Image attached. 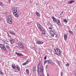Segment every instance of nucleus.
Here are the masks:
<instances>
[{
  "label": "nucleus",
  "instance_id": "44",
  "mask_svg": "<svg viewBox=\"0 0 76 76\" xmlns=\"http://www.w3.org/2000/svg\"><path fill=\"white\" fill-rule=\"evenodd\" d=\"M40 76H43V75H40Z\"/></svg>",
  "mask_w": 76,
  "mask_h": 76
},
{
  "label": "nucleus",
  "instance_id": "49",
  "mask_svg": "<svg viewBox=\"0 0 76 76\" xmlns=\"http://www.w3.org/2000/svg\"><path fill=\"white\" fill-rule=\"evenodd\" d=\"M53 53H54V52H53Z\"/></svg>",
  "mask_w": 76,
  "mask_h": 76
},
{
  "label": "nucleus",
  "instance_id": "26",
  "mask_svg": "<svg viewBox=\"0 0 76 76\" xmlns=\"http://www.w3.org/2000/svg\"><path fill=\"white\" fill-rule=\"evenodd\" d=\"M49 29H53V27L52 26H51L49 28Z\"/></svg>",
  "mask_w": 76,
  "mask_h": 76
},
{
  "label": "nucleus",
  "instance_id": "21",
  "mask_svg": "<svg viewBox=\"0 0 76 76\" xmlns=\"http://www.w3.org/2000/svg\"><path fill=\"white\" fill-rule=\"evenodd\" d=\"M52 62V61L51 60H48V64H51V62Z\"/></svg>",
  "mask_w": 76,
  "mask_h": 76
},
{
  "label": "nucleus",
  "instance_id": "34",
  "mask_svg": "<svg viewBox=\"0 0 76 76\" xmlns=\"http://www.w3.org/2000/svg\"><path fill=\"white\" fill-rule=\"evenodd\" d=\"M44 60H45L47 59V56H45L44 58Z\"/></svg>",
  "mask_w": 76,
  "mask_h": 76
},
{
  "label": "nucleus",
  "instance_id": "19",
  "mask_svg": "<svg viewBox=\"0 0 76 76\" xmlns=\"http://www.w3.org/2000/svg\"><path fill=\"white\" fill-rule=\"evenodd\" d=\"M12 67L13 69H16V66L15 64L12 65Z\"/></svg>",
  "mask_w": 76,
  "mask_h": 76
},
{
  "label": "nucleus",
  "instance_id": "17",
  "mask_svg": "<svg viewBox=\"0 0 76 76\" xmlns=\"http://www.w3.org/2000/svg\"><path fill=\"white\" fill-rule=\"evenodd\" d=\"M52 18L53 19V21L55 22H56V19L54 17H52Z\"/></svg>",
  "mask_w": 76,
  "mask_h": 76
},
{
  "label": "nucleus",
  "instance_id": "20",
  "mask_svg": "<svg viewBox=\"0 0 76 76\" xmlns=\"http://www.w3.org/2000/svg\"><path fill=\"white\" fill-rule=\"evenodd\" d=\"M5 47L6 48H7V49H8V50H9V49H10V47H9V46L7 45H6Z\"/></svg>",
  "mask_w": 76,
  "mask_h": 76
},
{
  "label": "nucleus",
  "instance_id": "1",
  "mask_svg": "<svg viewBox=\"0 0 76 76\" xmlns=\"http://www.w3.org/2000/svg\"><path fill=\"white\" fill-rule=\"evenodd\" d=\"M50 31V35H51V36L52 37H54L55 35H58V34L57 33V31L56 30H52Z\"/></svg>",
  "mask_w": 76,
  "mask_h": 76
},
{
  "label": "nucleus",
  "instance_id": "39",
  "mask_svg": "<svg viewBox=\"0 0 76 76\" xmlns=\"http://www.w3.org/2000/svg\"><path fill=\"white\" fill-rule=\"evenodd\" d=\"M63 12H62L60 14V15H63Z\"/></svg>",
  "mask_w": 76,
  "mask_h": 76
},
{
  "label": "nucleus",
  "instance_id": "32",
  "mask_svg": "<svg viewBox=\"0 0 76 76\" xmlns=\"http://www.w3.org/2000/svg\"><path fill=\"white\" fill-rule=\"evenodd\" d=\"M50 64H51L52 65H54L55 63H54V62H52H52H51V63Z\"/></svg>",
  "mask_w": 76,
  "mask_h": 76
},
{
  "label": "nucleus",
  "instance_id": "18",
  "mask_svg": "<svg viewBox=\"0 0 76 76\" xmlns=\"http://www.w3.org/2000/svg\"><path fill=\"white\" fill-rule=\"evenodd\" d=\"M10 35H15V33H14L12 31H10Z\"/></svg>",
  "mask_w": 76,
  "mask_h": 76
},
{
  "label": "nucleus",
  "instance_id": "3",
  "mask_svg": "<svg viewBox=\"0 0 76 76\" xmlns=\"http://www.w3.org/2000/svg\"><path fill=\"white\" fill-rule=\"evenodd\" d=\"M37 72L39 74H41V73H43V67L42 66H41L40 68H38Z\"/></svg>",
  "mask_w": 76,
  "mask_h": 76
},
{
  "label": "nucleus",
  "instance_id": "2",
  "mask_svg": "<svg viewBox=\"0 0 76 76\" xmlns=\"http://www.w3.org/2000/svg\"><path fill=\"white\" fill-rule=\"evenodd\" d=\"M12 16L9 15L8 16V19L7 20V23L10 24L12 23Z\"/></svg>",
  "mask_w": 76,
  "mask_h": 76
},
{
  "label": "nucleus",
  "instance_id": "31",
  "mask_svg": "<svg viewBox=\"0 0 76 76\" xmlns=\"http://www.w3.org/2000/svg\"><path fill=\"white\" fill-rule=\"evenodd\" d=\"M43 34H44V35L46 34V32L44 31V30L43 31Z\"/></svg>",
  "mask_w": 76,
  "mask_h": 76
},
{
  "label": "nucleus",
  "instance_id": "45",
  "mask_svg": "<svg viewBox=\"0 0 76 76\" xmlns=\"http://www.w3.org/2000/svg\"><path fill=\"white\" fill-rule=\"evenodd\" d=\"M1 72V70H0V74Z\"/></svg>",
  "mask_w": 76,
  "mask_h": 76
},
{
  "label": "nucleus",
  "instance_id": "24",
  "mask_svg": "<svg viewBox=\"0 0 76 76\" xmlns=\"http://www.w3.org/2000/svg\"><path fill=\"white\" fill-rule=\"evenodd\" d=\"M26 73L27 74H28V75H29V71H28V69H26Z\"/></svg>",
  "mask_w": 76,
  "mask_h": 76
},
{
  "label": "nucleus",
  "instance_id": "14",
  "mask_svg": "<svg viewBox=\"0 0 76 76\" xmlns=\"http://www.w3.org/2000/svg\"><path fill=\"white\" fill-rule=\"evenodd\" d=\"M11 41V44H14V42H15V40H14V39H10Z\"/></svg>",
  "mask_w": 76,
  "mask_h": 76
},
{
  "label": "nucleus",
  "instance_id": "27",
  "mask_svg": "<svg viewBox=\"0 0 76 76\" xmlns=\"http://www.w3.org/2000/svg\"><path fill=\"white\" fill-rule=\"evenodd\" d=\"M8 42H7V41H5L4 42V43L5 44H5H7H7H8V43H7Z\"/></svg>",
  "mask_w": 76,
  "mask_h": 76
},
{
  "label": "nucleus",
  "instance_id": "9",
  "mask_svg": "<svg viewBox=\"0 0 76 76\" xmlns=\"http://www.w3.org/2000/svg\"><path fill=\"white\" fill-rule=\"evenodd\" d=\"M37 44L41 45L43 44V42L39 40L36 42Z\"/></svg>",
  "mask_w": 76,
  "mask_h": 76
},
{
  "label": "nucleus",
  "instance_id": "15",
  "mask_svg": "<svg viewBox=\"0 0 76 76\" xmlns=\"http://www.w3.org/2000/svg\"><path fill=\"white\" fill-rule=\"evenodd\" d=\"M13 15H14V16H15L16 17V18H18V15L17 13H16V12L14 13V14H13Z\"/></svg>",
  "mask_w": 76,
  "mask_h": 76
},
{
  "label": "nucleus",
  "instance_id": "29",
  "mask_svg": "<svg viewBox=\"0 0 76 76\" xmlns=\"http://www.w3.org/2000/svg\"><path fill=\"white\" fill-rule=\"evenodd\" d=\"M47 62H48V60H45L44 62V63H47Z\"/></svg>",
  "mask_w": 76,
  "mask_h": 76
},
{
  "label": "nucleus",
  "instance_id": "36",
  "mask_svg": "<svg viewBox=\"0 0 76 76\" xmlns=\"http://www.w3.org/2000/svg\"><path fill=\"white\" fill-rule=\"evenodd\" d=\"M29 61H28V60H27L26 62V63L27 64V63H29Z\"/></svg>",
  "mask_w": 76,
  "mask_h": 76
},
{
  "label": "nucleus",
  "instance_id": "46",
  "mask_svg": "<svg viewBox=\"0 0 76 76\" xmlns=\"http://www.w3.org/2000/svg\"><path fill=\"white\" fill-rule=\"evenodd\" d=\"M47 76H49V75H48V74H47Z\"/></svg>",
  "mask_w": 76,
  "mask_h": 76
},
{
  "label": "nucleus",
  "instance_id": "33",
  "mask_svg": "<svg viewBox=\"0 0 76 76\" xmlns=\"http://www.w3.org/2000/svg\"><path fill=\"white\" fill-rule=\"evenodd\" d=\"M0 5L1 6H3V3H2V2H0Z\"/></svg>",
  "mask_w": 76,
  "mask_h": 76
},
{
  "label": "nucleus",
  "instance_id": "28",
  "mask_svg": "<svg viewBox=\"0 0 76 76\" xmlns=\"http://www.w3.org/2000/svg\"><path fill=\"white\" fill-rule=\"evenodd\" d=\"M33 71H35L36 70V67L34 66L33 68Z\"/></svg>",
  "mask_w": 76,
  "mask_h": 76
},
{
  "label": "nucleus",
  "instance_id": "11",
  "mask_svg": "<svg viewBox=\"0 0 76 76\" xmlns=\"http://www.w3.org/2000/svg\"><path fill=\"white\" fill-rule=\"evenodd\" d=\"M64 40L65 41H66L67 40V35L65 34L64 35Z\"/></svg>",
  "mask_w": 76,
  "mask_h": 76
},
{
  "label": "nucleus",
  "instance_id": "35",
  "mask_svg": "<svg viewBox=\"0 0 76 76\" xmlns=\"http://www.w3.org/2000/svg\"><path fill=\"white\" fill-rule=\"evenodd\" d=\"M26 64H26V62L23 63V66H25V65H26Z\"/></svg>",
  "mask_w": 76,
  "mask_h": 76
},
{
  "label": "nucleus",
  "instance_id": "37",
  "mask_svg": "<svg viewBox=\"0 0 76 76\" xmlns=\"http://www.w3.org/2000/svg\"><path fill=\"white\" fill-rule=\"evenodd\" d=\"M66 66H69V64L68 63L66 64Z\"/></svg>",
  "mask_w": 76,
  "mask_h": 76
},
{
  "label": "nucleus",
  "instance_id": "30",
  "mask_svg": "<svg viewBox=\"0 0 76 76\" xmlns=\"http://www.w3.org/2000/svg\"><path fill=\"white\" fill-rule=\"evenodd\" d=\"M0 75H2L3 76H4V74L1 72Z\"/></svg>",
  "mask_w": 76,
  "mask_h": 76
},
{
  "label": "nucleus",
  "instance_id": "12",
  "mask_svg": "<svg viewBox=\"0 0 76 76\" xmlns=\"http://www.w3.org/2000/svg\"><path fill=\"white\" fill-rule=\"evenodd\" d=\"M74 2H75V1H69L68 2V4H71L72 3H74Z\"/></svg>",
  "mask_w": 76,
  "mask_h": 76
},
{
  "label": "nucleus",
  "instance_id": "16",
  "mask_svg": "<svg viewBox=\"0 0 76 76\" xmlns=\"http://www.w3.org/2000/svg\"><path fill=\"white\" fill-rule=\"evenodd\" d=\"M16 68L18 70H19V71H20V67H19V65H17Z\"/></svg>",
  "mask_w": 76,
  "mask_h": 76
},
{
  "label": "nucleus",
  "instance_id": "40",
  "mask_svg": "<svg viewBox=\"0 0 76 76\" xmlns=\"http://www.w3.org/2000/svg\"><path fill=\"white\" fill-rule=\"evenodd\" d=\"M63 72H61V76H63Z\"/></svg>",
  "mask_w": 76,
  "mask_h": 76
},
{
  "label": "nucleus",
  "instance_id": "23",
  "mask_svg": "<svg viewBox=\"0 0 76 76\" xmlns=\"http://www.w3.org/2000/svg\"><path fill=\"white\" fill-rule=\"evenodd\" d=\"M36 15L37 16H38L39 17L40 16V15H39V13H38L37 12H36Z\"/></svg>",
  "mask_w": 76,
  "mask_h": 76
},
{
  "label": "nucleus",
  "instance_id": "25",
  "mask_svg": "<svg viewBox=\"0 0 76 76\" xmlns=\"http://www.w3.org/2000/svg\"><path fill=\"white\" fill-rule=\"evenodd\" d=\"M69 32L71 34H72V35H73V32H72V31L69 30Z\"/></svg>",
  "mask_w": 76,
  "mask_h": 76
},
{
  "label": "nucleus",
  "instance_id": "6",
  "mask_svg": "<svg viewBox=\"0 0 76 76\" xmlns=\"http://www.w3.org/2000/svg\"><path fill=\"white\" fill-rule=\"evenodd\" d=\"M37 26L39 30L40 31H42V29L41 28V25L39 24V23H37Z\"/></svg>",
  "mask_w": 76,
  "mask_h": 76
},
{
  "label": "nucleus",
  "instance_id": "8",
  "mask_svg": "<svg viewBox=\"0 0 76 76\" xmlns=\"http://www.w3.org/2000/svg\"><path fill=\"white\" fill-rule=\"evenodd\" d=\"M56 23H57L58 25H60V20L58 19H56Z\"/></svg>",
  "mask_w": 76,
  "mask_h": 76
},
{
  "label": "nucleus",
  "instance_id": "43",
  "mask_svg": "<svg viewBox=\"0 0 76 76\" xmlns=\"http://www.w3.org/2000/svg\"><path fill=\"white\" fill-rule=\"evenodd\" d=\"M27 23L28 24V25H29V23Z\"/></svg>",
  "mask_w": 76,
  "mask_h": 76
},
{
  "label": "nucleus",
  "instance_id": "13",
  "mask_svg": "<svg viewBox=\"0 0 76 76\" xmlns=\"http://www.w3.org/2000/svg\"><path fill=\"white\" fill-rule=\"evenodd\" d=\"M16 54L18 56H23V55L22 54H20V53H18L17 52L16 53Z\"/></svg>",
  "mask_w": 76,
  "mask_h": 76
},
{
  "label": "nucleus",
  "instance_id": "42",
  "mask_svg": "<svg viewBox=\"0 0 76 76\" xmlns=\"http://www.w3.org/2000/svg\"><path fill=\"white\" fill-rule=\"evenodd\" d=\"M46 68H47V65H46Z\"/></svg>",
  "mask_w": 76,
  "mask_h": 76
},
{
  "label": "nucleus",
  "instance_id": "38",
  "mask_svg": "<svg viewBox=\"0 0 76 76\" xmlns=\"http://www.w3.org/2000/svg\"><path fill=\"white\" fill-rule=\"evenodd\" d=\"M54 37H55L56 38H58V36H57V35H55V36H54Z\"/></svg>",
  "mask_w": 76,
  "mask_h": 76
},
{
  "label": "nucleus",
  "instance_id": "22",
  "mask_svg": "<svg viewBox=\"0 0 76 76\" xmlns=\"http://www.w3.org/2000/svg\"><path fill=\"white\" fill-rule=\"evenodd\" d=\"M64 22H65V23H67V22H68V21L66 19H64Z\"/></svg>",
  "mask_w": 76,
  "mask_h": 76
},
{
  "label": "nucleus",
  "instance_id": "7",
  "mask_svg": "<svg viewBox=\"0 0 76 76\" xmlns=\"http://www.w3.org/2000/svg\"><path fill=\"white\" fill-rule=\"evenodd\" d=\"M18 46L21 48H23V49H24V47H23V45H22V43H19L18 44Z\"/></svg>",
  "mask_w": 76,
  "mask_h": 76
},
{
  "label": "nucleus",
  "instance_id": "47",
  "mask_svg": "<svg viewBox=\"0 0 76 76\" xmlns=\"http://www.w3.org/2000/svg\"><path fill=\"white\" fill-rule=\"evenodd\" d=\"M51 54L52 55L53 54L52 53V52H51Z\"/></svg>",
  "mask_w": 76,
  "mask_h": 76
},
{
  "label": "nucleus",
  "instance_id": "5",
  "mask_svg": "<svg viewBox=\"0 0 76 76\" xmlns=\"http://www.w3.org/2000/svg\"><path fill=\"white\" fill-rule=\"evenodd\" d=\"M0 47L1 49H3L4 51L6 50V48L5 46L1 44H0Z\"/></svg>",
  "mask_w": 76,
  "mask_h": 76
},
{
  "label": "nucleus",
  "instance_id": "48",
  "mask_svg": "<svg viewBox=\"0 0 76 76\" xmlns=\"http://www.w3.org/2000/svg\"><path fill=\"white\" fill-rule=\"evenodd\" d=\"M2 41H3V40H2Z\"/></svg>",
  "mask_w": 76,
  "mask_h": 76
},
{
  "label": "nucleus",
  "instance_id": "41",
  "mask_svg": "<svg viewBox=\"0 0 76 76\" xmlns=\"http://www.w3.org/2000/svg\"><path fill=\"white\" fill-rule=\"evenodd\" d=\"M10 0H8V1H9V3H10Z\"/></svg>",
  "mask_w": 76,
  "mask_h": 76
},
{
  "label": "nucleus",
  "instance_id": "4",
  "mask_svg": "<svg viewBox=\"0 0 76 76\" xmlns=\"http://www.w3.org/2000/svg\"><path fill=\"white\" fill-rule=\"evenodd\" d=\"M55 53L58 56H59L60 55V53H61V51L59 49L57 48L55 50Z\"/></svg>",
  "mask_w": 76,
  "mask_h": 76
},
{
  "label": "nucleus",
  "instance_id": "10",
  "mask_svg": "<svg viewBox=\"0 0 76 76\" xmlns=\"http://www.w3.org/2000/svg\"><path fill=\"white\" fill-rule=\"evenodd\" d=\"M12 12L13 13V14H14V13H16L17 12V10L16 8H14V9L12 10Z\"/></svg>",
  "mask_w": 76,
  "mask_h": 76
}]
</instances>
